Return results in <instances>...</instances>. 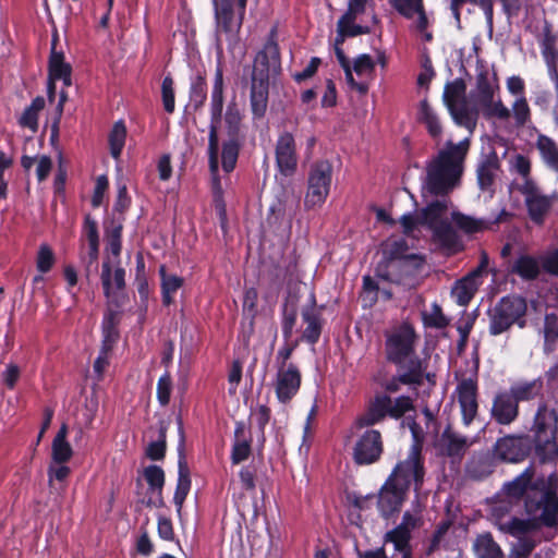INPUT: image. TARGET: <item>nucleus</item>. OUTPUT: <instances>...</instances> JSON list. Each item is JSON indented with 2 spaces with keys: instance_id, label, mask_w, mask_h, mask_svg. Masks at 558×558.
Masks as SVG:
<instances>
[{
  "instance_id": "obj_2",
  "label": "nucleus",
  "mask_w": 558,
  "mask_h": 558,
  "mask_svg": "<svg viewBox=\"0 0 558 558\" xmlns=\"http://www.w3.org/2000/svg\"><path fill=\"white\" fill-rule=\"evenodd\" d=\"M545 501L544 511L539 512V504L529 501L526 505V519L518 517L498 518L496 524L498 529L517 537L509 550L507 558H530L531 554L541 542L535 533L542 527H553L558 523V507L553 497L546 500V496L542 497Z\"/></svg>"
},
{
  "instance_id": "obj_43",
  "label": "nucleus",
  "mask_w": 558,
  "mask_h": 558,
  "mask_svg": "<svg viewBox=\"0 0 558 558\" xmlns=\"http://www.w3.org/2000/svg\"><path fill=\"white\" fill-rule=\"evenodd\" d=\"M335 51L341 68L344 70L347 83L360 94H366L368 90V83L366 81L356 82L352 74L351 64L343 50L340 47H336Z\"/></svg>"
},
{
  "instance_id": "obj_16",
  "label": "nucleus",
  "mask_w": 558,
  "mask_h": 558,
  "mask_svg": "<svg viewBox=\"0 0 558 558\" xmlns=\"http://www.w3.org/2000/svg\"><path fill=\"white\" fill-rule=\"evenodd\" d=\"M124 276L125 271L121 266L120 260L104 259L101 265L100 279L105 295L109 300L116 301L119 296V293L124 289Z\"/></svg>"
},
{
  "instance_id": "obj_59",
  "label": "nucleus",
  "mask_w": 558,
  "mask_h": 558,
  "mask_svg": "<svg viewBox=\"0 0 558 558\" xmlns=\"http://www.w3.org/2000/svg\"><path fill=\"white\" fill-rule=\"evenodd\" d=\"M162 104L167 112L172 113L174 111V90L173 81L170 76H166L161 85Z\"/></svg>"
},
{
  "instance_id": "obj_33",
  "label": "nucleus",
  "mask_w": 558,
  "mask_h": 558,
  "mask_svg": "<svg viewBox=\"0 0 558 558\" xmlns=\"http://www.w3.org/2000/svg\"><path fill=\"white\" fill-rule=\"evenodd\" d=\"M480 286L478 278L469 274L461 280L457 281L451 290V294L459 305H466L474 296Z\"/></svg>"
},
{
  "instance_id": "obj_4",
  "label": "nucleus",
  "mask_w": 558,
  "mask_h": 558,
  "mask_svg": "<svg viewBox=\"0 0 558 558\" xmlns=\"http://www.w3.org/2000/svg\"><path fill=\"white\" fill-rule=\"evenodd\" d=\"M449 199L444 197L430 202L416 216L411 214L403 215L400 219L403 232L411 234L417 226L427 227L434 234V238L446 247H453L458 238L451 226V213L449 211Z\"/></svg>"
},
{
  "instance_id": "obj_23",
  "label": "nucleus",
  "mask_w": 558,
  "mask_h": 558,
  "mask_svg": "<svg viewBox=\"0 0 558 558\" xmlns=\"http://www.w3.org/2000/svg\"><path fill=\"white\" fill-rule=\"evenodd\" d=\"M416 120L422 123L430 137L439 142L442 135V124L435 108L426 98L418 102Z\"/></svg>"
},
{
  "instance_id": "obj_10",
  "label": "nucleus",
  "mask_w": 558,
  "mask_h": 558,
  "mask_svg": "<svg viewBox=\"0 0 558 558\" xmlns=\"http://www.w3.org/2000/svg\"><path fill=\"white\" fill-rule=\"evenodd\" d=\"M424 475L425 470L422 462L421 448L418 445H413L407 459L395 466L388 478L405 490H409L413 484L414 490L418 493L424 482Z\"/></svg>"
},
{
  "instance_id": "obj_53",
  "label": "nucleus",
  "mask_w": 558,
  "mask_h": 558,
  "mask_svg": "<svg viewBox=\"0 0 558 558\" xmlns=\"http://www.w3.org/2000/svg\"><path fill=\"white\" fill-rule=\"evenodd\" d=\"M144 477L153 492L161 494L165 484V473L157 465H149L144 470Z\"/></svg>"
},
{
  "instance_id": "obj_41",
  "label": "nucleus",
  "mask_w": 558,
  "mask_h": 558,
  "mask_svg": "<svg viewBox=\"0 0 558 558\" xmlns=\"http://www.w3.org/2000/svg\"><path fill=\"white\" fill-rule=\"evenodd\" d=\"M451 220L464 233L482 232L488 228V222L483 219H476L458 211H451Z\"/></svg>"
},
{
  "instance_id": "obj_20",
  "label": "nucleus",
  "mask_w": 558,
  "mask_h": 558,
  "mask_svg": "<svg viewBox=\"0 0 558 558\" xmlns=\"http://www.w3.org/2000/svg\"><path fill=\"white\" fill-rule=\"evenodd\" d=\"M408 490L387 480L378 496V510L381 515L388 518L398 512L407 498Z\"/></svg>"
},
{
  "instance_id": "obj_34",
  "label": "nucleus",
  "mask_w": 558,
  "mask_h": 558,
  "mask_svg": "<svg viewBox=\"0 0 558 558\" xmlns=\"http://www.w3.org/2000/svg\"><path fill=\"white\" fill-rule=\"evenodd\" d=\"M473 550L477 558H504L501 547L489 533H483L475 538Z\"/></svg>"
},
{
  "instance_id": "obj_6",
  "label": "nucleus",
  "mask_w": 558,
  "mask_h": 558,
  "mask_svg": "<svg viewBox=\"0 0 558 558\" xmlns=\"http://www.w3.org/2000/svg\"><path fill=\"white\" fill-rule=\"evenodd\" d=\"M471 98L478 113L485 119L502 123L510 121V109L500 97V87L496 78L490 80L485 73L478 74Z\"/></svg>"
},
{
  "instance_id": "obj_47",
  "label": "nucleus",
  "mask_w": 558,
  "mask_h": 558,
  "mask_svg": "<svg viewBox=\"0 0 558 558\" xmlns=\"http://www.w3.org/2000/svg\"><path fill=\"white\" fill-rule=\"evenodd\" d=\"M125 136L126 130L124 124L121 121L117 122L113 125L109 135L110 153L114 159H118L120 157V154L124 146Z\"/></svg>"
},
{
  "instance_id": "obj_56",
  "label": "nucleus",
  "mask_w": 558,
  "mask_h": 558,
  "mask_svg": "<svg viewBox=\"0 0 558 558\" xmlns=\"http://www.w3.org/2000/svg\"><path fill=\"white\" fill-rule=\"evenodd\" d=\"M468 474L475 480L486 477L492 473V465L486 458H474L468 464Z\"/></svg>"
},
{
  "instance_id": "obj_11",
  "label": "nucleus",
  "mask_w": 558,
  "mask_h": 558,
  "mask_svg": "<svg viewBox=\"0 0 558 558\" xmlns=\"http://www.w3.org/2000/svg\"><path fill=\"white\" fill-rule=\"evenodd\" d=\"M223 109V72L220 66L216 69L213 92H211V122L209 126L208 154L210 155V168L215 173L218 167V123L221 119Z\"/></svg>"
},
{
  "instance_id": "obj_17",
  "label": "nucleus",
  "mask_w": 558,
  "mask_h": 558,
  "mask_svg": "<svg viewBox=\"0 0 558 558\" xmlns=\"http://www.w3.org/2000/svg\"><path fill=\"white\" fill-rule=\"evenodd\" d=\"M456 396L459 402L462 421L470 425L477 415V385L472 378L462 379L456 388Z\"/></svg>"
},
{
  "instance_id": "obj_57",
  "label": "nucleus",
  "mask_w": 558,
  "mask_h": 558,
  "mask_svg": "<svg viewBox=\"0 0 558 558\" xmlns=\"http://www.w3.org/2000/svg\"><path fill=\"white\" fill-rule=\"evenodd\" d=\"M391 5L403 16L411 19L424 9L423 0H390Z\"/></svg>"
},
{
  "instance_id": "obj_63",
  "label": "nucleus",
  "mask_w": 558,
  "mask_h": 558,
  "mask_svg": "<svg viewBox=\"0 0 558 558\" xmlns=\"http://www.w3.org/2000/svg\"><path fill=\"white\" fill-rule=\"evenodd\" d=\"M166 451V433L165 429H160V436L157 441L150 442L146 449L147 456L151 460H160L165 457Z\"/></svg>"
},
{
  "instance_id": "obj_30",
  "label": "nucleus",
  "mask_w": 558,
  "mask_h": 558,
  "mask_svg": "<svg viewBox=\"0 0 558 558\" xmlns=\"http://www.w3.org/2000/svg\"><path fill=\"white\" fill-rule=\"evenodd\" d=\"M68 426L62 424L51 445V459L54 464L68 462L72 456L73 450L68 439Z\"/></svg>"
},
{
  "instance_id": "obj_3",
  "label": "nucleus",
  "mask_w": 558,
  "mask_h": 558,
  "mask_svg": "<svg viewBox=\"0 0 558 558\" xmlns=\"http://www.w3.org/2000/svg\"><path fill=\"white\" fill-rule=\"evenodd\" d=\"M469 148V140L457 144L448 141L427 162L422 185V196L425 199L429 196H446L459 185Z\"/></svg>"
},
{
  "instance_id": "obj_22",
  "label": "nucleus",
  "mask_w": 558,
  "mask_h": 558,
  "mask_svg": "<svg viewBox=\"0 0 558 558\" xmlns=\"http://www.w3.org/2000/svg\"><path fill=\"white\" fill-rule=\"evenodd\" d=\"M61 80L65 86L71 85V66L64 61L61 52L54 50L52 45L51 56L49 60V84H48V99L53 101L56 97L54 81Z\"/></svg>"
},
{
  "instance_id": "obj_13",
  "label": "nucleus",
  "mask_w": 558,
  "mask_h": 558,
  "mask_svg": "<svg viewBox=\"0 0 558 558\" xmlns=\"http://www.w3.org/2000/svg\"><path fill=\"white\" fill-rule=\"evenodd\" d=\"M521 192L524 196L530 218L533 222L542 225L558 201L557 194L545 195L531 181H525L521 187Z\"/></svg>"
},
{
  "instance_id": "obj_36",
  "label": "nucleus",
  "mask_w": 558,
  "mask_h": 558,
  "mask_svg": "<svg viewBox=\"0 0 558 558\" xmlns=\"http://www.w3.org/2000/svg\"><path fill=\"white\" fill-rule=\"evenodd\" d=\"M441 441L447 454L450 457L463 454L471 445L469 438L457 434L450 428L442 433Z\"/></svg>"
},
{
  "instance_id": "obj_58",
  "label": "nucleus",
  "mask_w": 558,
  "mask_h": 558,
  "mask_svg": "<svg viewBox=\"0 0 558 558\" xmlns=\"http://www.w3.org/2000/svg\"><path fill=\"white\" fill-rule=\"evenodd\" d=\"M385 252L390 256L389 259L411 257L407 255L408 244L403 239H389L385 244Z\"/></svg>"
},
{
  "instance_id": "obj_12",
  "label": "nucleus",
  "mask_w": 558,
  "mask_h": 558,
  "mask_svg": "<svg viewBox=\"0 0 558 558\" xmlns=\"http://www.w3.org/2000/svg\"><path fill=\"white\" fill-rule=\"evenodd\" d=\"M331 177L332 166L329 161L319 160L312 166L304 202L306 208L319 207L325 203L329 194Z\"/></svg>"
},
{
  "instance_id": "obj_8",
  "label": "nucleus",
  "mask_w": 558,
  "mask_h": 558,
  "mask_svg": "<svg viewBox=\"0 0 558 558\" xmlns=\"http://www.w3.org/2000/svg\"><path fill=\"white\" fill-rule=\"evenodd\" d=\"M246 1L236 0L238 12H235L233 0H214L218 40L225 37L229 43H236L243 23Z\"/></svg>"
},
{
  "instance_id": "obj_60",
  "label": "nucleus",
  "mask_w": 558,
  "mask_h": 558,
  "mask_svg": "<svg viewBox=\"0 0 558 558\" xmlns=\"http://www.w3.org/2000/svg\"><path fill=\"white\" fill-rule=\"evenodd\" d=\"M539 262L547 274L558 276V247L547 251L541 256Z\"/></svg>"
},
{
  "instance_id": "obj_27",
  "label": "nucleus",
  "mask_w": 558,
  "mask_h": 558,
  "mask_svg": "<svg viewBox=\"0 0 558 558\" xmlns=\"http://www.w3.org/2000/svg\"><path fill=\"white\" fill-rule=\"evenodd\" d=\"M390 397L378 396L369 404L367 411L357 418L360 427L371 426L380 422L386 415H389Z\"/></svg>"
},
{
  "instance_id": "obj_44",
  "label": "nucleus",
  "mask_w": 558,
  "mask_h": 558,
  "mask_svg": "<svg viewBox=\"0 0 558 558\" xmlns=\"http://www.w3.org/2000/svg\"><path fill=\"white\" fill-rule=\"evenodd\" d=\"M191 488V480L189 476V470L187 466L183 463H179V478L177 484V489L174 493V504L180 510L183 506V502L190 492Z\"/></svg>"
},
{
  "instance_id": "obj_7",
  "label": "nucleus",
  "mask_w": 558,
  "mask_h": 558,
  "mask_svg": "<svg viewBox=\"0 0 558 558\" xmlns=\"http://www.w3.org/2000/svg\"><path fill=\"white\" fill-rule=\"evenodd\" d=\"M526 311L527 305L523 298L517 295L504 296L488 313L490 335H500L512 325L523 328Z\"/></svg>"
},
{
  "instance_id": "obj_48",
  "label": "nucleus",
  "mask_w": 558,
  "mask_h": 558,
  "mask_svg": "<svg viewBox=\"0 0 558 558\" xmlns=\"http://www.w3.org/2000/svg\"><path fill=\"white\" fill-rule=\"evenodd\" d=\"M543 333L545 341V351H554L556 343L558 341V322L555 315H546L544 320Z\"/></svg>"
},
{
  "instance_id": "obj_37",
  "label": "nucleus",
  "mask_w": 558,
  "mask_h": 558,
  "mask_svg": "<svg viewBox=\"0 0 558 558\" xmlns=\"http://www.w3.org/2000/svg\"><path fill=\"white\" fill-rule=\"evenodd\" d=\"M536 148L546 166L558 171V145L554 140L546 135H538Z\"/></svg>"
},
{
  "instance_id": "obj_19",
  "label": "nucleus",
  "mask_w": 558,
  "mask_h": 558,
  "mask_svg": "<svg viewBox=\"0 0 558 558\" xmlns=\"http://www.w3.org/2000/svg\"><path fill=\"white\" fill-rule=\"evenodd\" d=\"M301 386V373L295 365L278 367L275 389L280 402L290 401L299 391Z\"/></svg>"
},
{
  "instance_id": "obj_32",
  "label": "nucleus",
  "mask_w": 558,
  "mask_h": 558,
  "mask_svg": "<svg viewBox=\"0 0 558 558\" xmlns=\"http://www.w3.org/2000/svg\"><path fill=\"white\" fill-rule=\"evenodd\" d=\"M454 122L472 132L477 122L478 109L472 108L465 100L448 109Z\"/></svg>"
},
{
  "instance_id": "obj_35",
  "label": "nucleus",
  "mask_w": 558,
  "mask_h": 558,
  "mask_svg": "<svg viewBox=\"0 0 558 558\" xmlns=\"http://www.w3.org/2000/svg\"><path fill=\"white\" fill-rule=\"evenodd\" d=\"M303 320L307 324V327L304 330V338L314 343L317 341L320 335V322H319V311L313 301L308 306L303 308L302 311Z\"/></svg>"
},
{
  "instance_id": "obj_1",
  "label": "nucleus",
  "mask_w": 558,
  "mask_h": 558,
  "mask_svg": "<svg viewBox=\"0 0 558 558\" xmlns=\"http://www.w3.org/2000/svg\"><path fill=\"white\" fill-rule=\"evenodd\" d=\"M415 331L412 326L402 324L386 333V356L399 365V372L396 376L385 384V389L389 392H398L401 385L416 387L429 380V374L426 372V364L415 356Z\"/></svg>"
},
{
  "instance_id": "obj_15",
  "label": "nucleus",
  "mask_w": 558,
  "mask_h": 558,
  "mask_svg": "<svg viewBox=\"0 0 558 558\" xmlns=\"http://www.w3.org/2000/svg\"><path fill=\"white\" fill-rule=\"evenodd\" d=\"M383 450L380 433L375 429H368L356 440L353 447V460L360 465L372 464L380 458Z\"/></svg>"
},
{
  "instance_id": "obj_45",
  "label": "nucleus",
  "mask_w": 558,
  "mask_h": 558,
  "mask_svg": "<svg viewBox=\"0 0 558 558\" xmlns=\"http://www.w3.org/2000/svg\"><path fill=\"white\" fill-rule=\"evenodd\" d=\"M510 119L513 118L517 126H524L531 120V109L526 97L515 98L511 105Z\"/></svg>"
},
{
  "instance_id": "obj_62",
  "label": "nucleus",
  "mask_w": 558,
  "mask_h": 558,
  "mask_svg": "<svg viewBox=\"0 0 558 558\" xmlns=\"http://www.w3.org/2000/svg\"><path fill=\"white\" fill-rule=\"evenodd\" d=\"M54 263V255L51 248L44 244L39 247L37 254V269L40 272H47L51 269Z\"/></svg>"
},
{
  "instance_id": "obj_39",
  "label": "nucleus",
  "mask_w": 558,
  "mask_h": 558,
  "mask_svg": "<svg viewBox=\"0 0 558 558\" xmlns=\"http://www.w3.org/2000/svg\"><path fill=\"white\" fill-rule=\"evenodd\" d=\"M555 46L556 38L549 33H546L542 40V52L549 68L550 77L556 84V89H558V71L556 68L558 51Z\"/></svg>"
},
{
  "instance_id": "obj_29",
  "label": "nucleus",
  "mask_w": 558,
  "mask_h": 558,
  "mask_svg": "<svg viewBox=\"0 0 558 558\" xmlns=\"http://www.w3.org/2000/svg\"><path fill=\"white\" fill-rule=\"evenodd\" d=\"M541 271L542 266L539 258L529 254L519 255L511 266V272L526 281L535 280Z\"/></svg>"
},
{
  "instance_id": "obj_64",
  "label": "nucleus",
  "mask_w": 558,
  "mask_h": 558,
  "mask_svg": "<svg viewBox=\"0 0 558 558\" xmlns=\"http://www.w3.org/2000/svg\"><path fill=\"white\" fill-rule=\"evenodd\" d=\"M510 168L520 175L526 178L531 171V162L524 155L514 154L510 159Z\"/></svg>"
},
{
  "instance_id": "obj_49",
  "label": "nucleus",
  "mask_w": 558,
  "mask_h": 558,
  "mask_svg": "<svg viewBox=\"0 0 558 558\" xmlns=\"http://www.w3.org/2000/svg\"><path fill=\"white\" fill-rule=\"evenodd\" d=\"M423 320L426 326L434 328H445L449 324V319L437 303H433L428 310L423 312Z\"/></svg>"
},
{
  "instance_id": "obj_54",
  "label": "nucleus",
  "mask_w": 558,
  "mask_h": 558,
  "mask_svg": "<svg viewBox=\"0 0 558 558\" xmlns=\"http://www.w3.org/2000/svg\"><path fill=\"white\" fill-rule=\"evenodd\" d=\"M239 146L234 141L226 142L222 146L221 162L226 172H231L236 163Z\"/></svg>"
},
{
  "instance_id": "obj_61",
  "label": "nucleus",
  "mask_w": 558,
  "mask_h": 558,
  "mask_svg": "<svg viewBox=\"0 0 558 558\" xmlns=\"http://www.w3.org/2000/svg\"><path fill=\"white\" fill-rule=\"evenodd\" d=\"M172 390V381L170 375L167 373L162 375L157 383V398L161 405H167L170 401Z\"/></svg>"
},
{
  "instance_id": "obj_26",
  "label": "nucleus",
  "mask_w": 558,
  "mask_h": 558,
  "mask_svg": "<svg viewBox=\"0 0 558 558\" xmlns=\"http://www.w3.org/2000/svg\"><path fill=\"white\" fill-rule=\"evenodd\" d=\"M507 391L518 404L520 402L531 401L542 396L543 380L541 378L518 380L513 383Z\"/></svg>"
},
{
  "instance_id": "obj_50",
  "label": "nucleus",
  "mask_w": 558,
  "mask_h": 558,
  "mask_svg": "<svg viewBox=\"0 0 558 558\" xmlns=\"http://www.w3.org/2000/svg\"><path fill=\"white\" fill-rule=\"evenodd\" d=\"M351 69L360 78L369 80L375 71V62L369 54L363 53L354 59Z\"/></svg>"
},
{
  "instance_id": "obj_51",
  "label": "nucleus",
  "mask_w": 558,
  "mask_h": 558,
  "mask_svg": "<svg viewBox=\"0 0 558 558\" xmlns=\"http://www.w3.org/2000/svg\"><path fill=\"white\" fill-rule=\"evenodd\" d=\"M410 538L411 533L400 524L386 535V539L393 544V549H402L404 551H411V547L409 545Z\"/></svg>"
},
{
  "instance_id": "obj_46",
  "label": "nucleus",
  "mask_w": 558,
  "mask_h": 558,
  "mask_svg": "<svg viewBox=\"0 0 558 558\" xmlns=\"http://www.w3.org/2000/svg\"><path fill=\"white\" fill-rule=\"evenodd\" d=\"M465 99V84L462 81L457 80L446 85L444 100L448 109Z\"/></svg>"
},
{
  "instance_id": "obj_5",
  "label": "nucleus",
  "mask_w": 558,
  "mask_h": 558,
  "mask_svg": "<svg viewBox=\"0 0 558 558\" xmlns=\"http://www.w3.org/2000/svg\"><path fill=\"white\" fill-rule=\"evenodd\" d=\"M281 70L279 47L269 40L257 53L252 71L251 107L255 117H263L268 104L269 78Z\"/></svg>"
},
{
  "instance_id": "obj_42",
  "label": "nucleus",
  "mask_w": 558,
  "mask_h": 558,
  "mask_svg": "<svg viewBox=\"0 0 558 558\" xmlns=\"http://www.w3.org/2000/svg\"><path fill=\"white\" fill-rule=\"evenodd\" d=\"M119 322L118 313L109 310L106 314L102 323V345L106 348L112 349L113 344L118 340L119 333L117 330V325Z\"/></svg>"
},
{
  "instance_id": "obj_21",
  "label": "nucleus",
  "mask_w": 558,
  "mask_h": 558,
  "mask_svg": "<svg viewBox=\"0 0 558 558\" xmlns=\"http://www.w3.org/2000/svg\"><path fill=\"white\" fill-rule=\"evenodd\" d=\"M492 417L501 425H510L519 416V404L507 390L498 392L490 410Z\"/></svg>"
},
{
  "instance_id": "obj_55",
  "label": "nucleus",
  "mask_w": 558,
  "mask_h": 558,
  "mask_svg": "<svg viewBox=\"0 0 558 558\" xmlns=\"http://www.w3.org/2000/svg\"><path fill=\"white\" fill-rule=\"evenodd\" d=\"M191 101L195 109L201 108L206 100L207 94H206V81L205 77L202 75H197L191 85V93H190Z\"/></svg>"
},
{
  "instance_id": "obj_52",
  "label": "nucleus",
  "mask_w": 558,
  "mask_h": 558,
  "mask_svg": "<svg viewBox=\"0 0 558 558\" xmlns=\"http://www.w3.org/2000/svg\"><path fill=\"white\" fill-rule=\"evenodd\" d=\"M413 398L411 396H401L396 399L390 398L389 416L400 418L405 413L414 411Z\"/></svg>"
},
{
  "instance_id": "obj_28",
  "label": "nucleus",
  "mask_w": 558,
  "mask_h": 558,
  "mask_svg": "<svg viewBox=\"0 0 558 558\" xmlns=\"http://www.w3.org/2000/svg\"><path fill=\"white\" fill-rule=\"evenodd\" d=\"M84 236L87 241V252L84 255V260L86 263L87 271L92 266H95L98 259L99 253V235L97 223L95 220L90 218V216H86L84 223Z\"/></svg>"
},
{
  "instance_id": "obj_14",
  "label": "nucleus",
  "mask_w": 558,
  "mask_h": 558,
  "mask_svg": "<svg viewBox=\"0 0 558 558\" xmlns=\"http://www.w3.org/2000/svg\"><path fill=\"white\" fill-rule=\"evenodd\" d=\"M421 262L415 255L407 258L389 259L377 267V276L395 283H407L410 277L416 275Z\"/></svg>"
},
{
  "instance_id": "obj_24",
  "label": "nucleus",
  "mask_w": 558,
  "mask_h": 558,
  "mask_svg": "<svg viewBox=\"0 0 558 558\" xmlns=\"http://www.w3.org/2000/svg\"><path fill=\"white\" fill-rule=\"evenodd\" d=\"M495 456L502 461L518 462L526 456V450L520 437L506 436L496 442Z\"/></svg>"
},
{
  "instance_id": "obj_31",
  "label": "nucleus",
  "mask_w": 558,
  "mask_h": 558,
  "mask_svg": "<svg viewBox=\"0 0 558 558\" xmlns=\"http://www.w3.org/2000/svg\"><path fill=\"white\" fill-rule=\"evenodd\" d=\"M251 454V439L246 436V426L238 422L234 430V444L231 460L234 464L245 461Z\"/></svg>"
},
{
  "instance_id": "obj_18",
  "label": "nucleus",
  "mask_w": 558,
  "mask_h": 558,
  "mask_svg": "<svg viewBox=\"0 0 558 558\" xmlns=\"http://www.w3.org/2000/svg\"><path fill=\"white\" fill-rule=\"evenodd\" d=\"M276 162L281 174L292 175L298 166L295 141L291 133H282L276 144Z\"/></svg>"
},
{
  "instance_id": "obj_40",
  "label": "nucleus",
  "mask_w": 558,
  "mask_h": 558,
  "mask_svg": "<svg viewBox=\"0 0 558 558\" xmlns=\"http://www.w3.org/2000/svg\"><path fill=\"white\" fill-rule=\"evenodd\" d=\"M46 101L44 97H36L31 106H28L20 117V124L23 128H27L33 132H36L38 129V114L45 108Z\"/></svg>"
},
{
  "instance_id": "obj_25",
  "label": "nucleus",
  "mask_w": 558,
  "mask_h": 558,
  "mask_svg": "<svg viewBox=\"0 0 558 558\" xmlns=\"http://www.w3.org/2000/svg\"><path fill=\"white\" fill-rule=\"evenodd\" d=\"M500 163L496 153H490L477 168V182L483 192L493 194L495 179L498 175Z\"/></svg>"
},
{
  "instance_id": "obj_38",
  "label": "nucleus",
  "mask_w": 558,
  "mask_h": 558,
  "mask_svg": "<svg viewBox=\"0 0 558 558\" xmlns=\"http://www.w3.org/2000/svg\"><path fill=\"white\" fill-rule=\"evenodd\" d=\"M162 303L170 305L173 302V294L183 286V278L169 274L165 266H160Z\"/></svg>"
},
{
  "instance_id": "obj_9",
  "label": "nucleus",
  "mask_w": 558,
  "mask_h": 558,
  "mask_svg": "<svg viewBox=\"0 0 558 558\" xmlns=\"http://www.w3.org/2000/svg\"><path fill=\"white\" fill-rule=\"evenodd\" d=\"M532 429L536 448L546 454L558 456L556 444L558 415L556 411L548 409L545 403L539 404Z\"/></svg>"
}]
</instances>
